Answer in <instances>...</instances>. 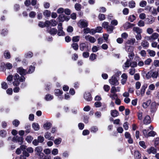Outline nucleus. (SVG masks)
<instances>
[{
    "mask_svg": "<svg viewBox=\"0 0 159 159\" xmlns=\"http://www.w3.org/2000/svg\"><path fill=\"white\" fill-rule=\"evenodd\" d=\"M51 25L53 26H55L57 25V22L55 20H50Z\"/></svg>",
    "mask_w": 159,
    "mask_h": 159,
    "instance_id": "052dcab7",
    "label": "nucleus"
},
{
    "mask_svg": "<svg viewBox=\"0 0 159 159\" xmlns=\"http://www.w3.org/2000/svg\"><path fill=\"white\" fill-rule=\"evenodd\" d=\"M53 98V96L50 94L47 95L45 99L47 101H50Z\"/></svg>",
    "mask_w": 159,
    "mask_h": 159,
    "instance_id": "a18cd8bd",
    "label": "nucleus"
},
{
    "mask_svg": "<svg viewBox=\"0 0 159 159\" xmlns=\"http://www.w3.org/2000/svg\"><path fill=\"white\" fill-rule=\"evenodd\" d=\"M98 18L100 20H102L105 19V17L104 14H100L98 16Z\"/></svg>",
    "mask_w": 159,
    "mask_h": 159,
    "instance_id": "3c124183",
    "label": "nucleus"
},
{
    "mask_svg": "<svg viewBox=\"0 0 159 159\" xmlns=\"http://www.w3.org/2000/svg\"><path fill=\"white\" fill-rule=\"evenodd\" d=\"M35 69V67L31 66L29 68V70L28 71V73L30 74L33 72Z\"/></svg>",
    "mask_w": 159,
    "mask_h": 159,
    "instance_id": "09e8293b",
    "label": "nucleus"
},
{
    "mask_svg": "<svg viewBox=\"0 0 159 159\" xmlns=\"http://www.w3.org/2000/svg\"><path fill=\"white\" fill-rule=\"evenodd\" d=\"M58 150L57 148H54L53 149L52 152V154L54 155H56L58 154Z\"/></svg>",
    "mask_w": 159,
    "mask_h": 159,
    "instance_id": "6e6d98bb",
    "label": "nucleus"
},
{
    "mask_svg": "<svg viewBox=\"0 0 159 159\" xmlns=\"http://www.w3.org/2000/svg\"><path fill=\"white\" fill-rule=\"evenodd\" d=\"M59 18L60 20L61 21L65 20L68 21L70 19L69 16H67L62 14L59 15Z\"/></svg>",
    "mask_w": 159,
    "mask_h": 159,
    "instance_id": "ddd939ff",
    "label": "nucleus"
},
{
    "mask_svg": "<svg viewBox=\"0 0 159 159\" xmlns=\"http://www.w3.org/2000/svg\"><path fill=\"white\" fill-rule=\"evenodd\" d=\"M108 26V23L107 22L104 21L102 23V27H103L104 28H105L106 29L107 28Z\"/></svg>",
    "mask_w": 159,
    "mask_h": 159,
    "instance_id": "4d7b16f0",
    "label": "nucleus"
},
{
    "mask_svg": "<svg viewBox=\"0 0 159 159\" xmlns=\"http://www.w3.org/2000/svg\"><path fill=\"white\" fill-rule=\"evenodd\" d=\"M156 134L155 132L153 131H151L148 133V136H154Z\"/></svg>",
    "mask_w": 159,
    "mask_h": 159,
    "instance_id": "13d9d810",
    "label": "nucleus"
},
{
    "mask_svg": "<svg viewBox=\"0 0 159 159\" xmlns=\"http://www.w3.org/2000/svg\"><path fill=\"white\" fill-rule=\"evenodd\" d=\"M30 156L29 153L25 151H23L22 154L20 156V159H26V157H28Z\"/></svg>",
    "mask_w": 159,
    "mask_h": 159,
    "instance_id": "4468645a",
    "label": "nucleus"
},
{
    "mask_svg": "<svg viewBox=\"0 0 159 159\" xmlns=\"http://www.w3.org/2000/svg\"><path fill=\"white\" fill-rule=\"evenodd\" d=\"M147 152L149 154H155L157 152V148L153 147H151L147 149Z\"/></svg>",
    "mask_w": 159,
    "mask_h": 159,
    "instance_id": "423d86ee",
    "label": "nucleus"
},
{
    "mask_svg": "<svg viewBox=\"0 0 159 159\" xmlns=\"http://www.w3.org/2000/svg\"><path fill=\"white\" fill-rule=\"evenodd\" d=\"M71 47L75 50H77L79 47L78 44L75 43L72 44H71Z\"/></svg>",
    "mask_w": 159,
    "mask_h": 159,
    "instance_id": "37998d69",
    "label": "nucleus"
},
{
    "mask_svg": "<svg viewBox=\"0 0 159 159\" xmlns=\"http://www.w3.org/2000/svg\"><path fill=\"white\" fill-rule=\"evenodd\" d=\"M147 84H144L142 87L141 90V94L142 96H143L145 93L146 89L147 88Z\"/></svg>",
    "mask_w": 159,
    "mask_h": 159,
    "instance_id": "aec40b11",
    "label": "nucleus"
},
{
    "mask_svg": "<svg viewBox=\"0 0 159 159\" xmlns=\"http://www.w3.org/2000/svg\"><path fill=\"white\" fill-rule=\"evenodd\" d=\"M80 37L79 36H74L72 39V41L74 42H78L80 39Z\"/></svg>",
    "mask_w": 159,
    "mask_h": 159,
    "instance_id": "72a5a7b5",
    "label": "nucleus"
},
{
    "mask_svg": "<svg viewBox=\"0 0 159 159\" xmlns=\"http://www.w3.org/2000/svg\"><path fill=\"white\" fill-rule=\"evenodd\" d=\"M75 8L76 10L79 11L81 8V5L78 3H76L75 5Z\"/></svg>",
    "mask_w": 159,
    "mask_h": 159,
    "instance_id": "69168bd1",
    "label": "nucleus"
},
{
    "mask_svg": "<svg viewBox=\"0 0 159 159\" xmlns=\"http://www.w3.org/2000/svg\"><path fill=\"white\" fill-rule=\"evenodd\" d=\"M23 139L22 137H19L17 136H15L12 139V141L13 142L20 143V144H21L23 143Z\"/></svg>",
    "mask_w": 159,
    "mask_h": 159,
    "instance_id": "0eeeda50",
    "label": "nucleus"
},
{
    "mask_svg": "<svg viewBox=\"0 0 159 159\" xmlns=\"http://www.w3.org/2000/svg\"><path fill=\"white\" fill-rule=\"evenodd\" d=\"M48 32L51 34H55L57 33V29L54 28H51L50 30L48 29Z\"/></svg>",
    "mask_w": 159,
    "mask_h": 159,
    "instance_id": "c756f323",
    "label": "nucleus"
},
{
    "mask_svg": "<svg viewBox=\"0 0 159 159\" xmlns=\"http://www.w3.org/2000/svg\"><path fill=\"white\" fill-rule=\"evenodd\" d=\"M84 99L88 101H90L92 99L90 93L88 92H86L84 94Z\"/></svg>",
    "mask_w": 159,
    "mask_h": 159,
    "instance_id": "6e6552de",
    "label": "nucleus"
},
{
    "mask_svg": "<svg viewBox=\"0 0 159 159\" xmlns=\"http://www.w3.org/2000/svg\"><path fill=\"white\" fill-rule=\"evenodd\" d=\"M152 41L158 38L159 34L157 33H154L151 35Z\"/></svg>",
    "mask_w": 159,
    "mask_h": 159,
    "instance_id": "412c9836",
    "label": "nucleus"
},
{
    "mask_svg": "<svg viewBox=\"0 0 159 159\" xmlns=\"http://www.w3.org/2000/svg\"><path fill=\"white\" fill-rule=\"evenodd\" d=\"M17 72L21 75H25L27 73L26 70L22 67H20L17 69Z\"/></svg>",
    "mask_w": 159,
    "mask_h": 159,
    "instance_id": "1a4fd4ad",
    "label": "nucleus"
},
{
    "mask_svg": "<svg viewBox=\"0 0 159 159\" xmlns=\"http://www.w3.org/2000/svg\"><path fill=\"white\" fill-rule=\"evenodd\" d=\"M111 116L113 117H116L118 115L117 111L115 110L111 111Z\"/></svg>",
    "mask_w": 159,
    "mask_h": 159,
    "instance_id": "f704fd0d",
    "label": "nucleus"
},
{
    "mask_svg": "<svg viewBox=\"0 0 159 159\" xmlns=\"http://www.w3.org/2000/svg\"><path fill=\"white\" fill-rule=\"evenodd\" d=\"M141 46L144 48H147L149 46V43L145 40H143L141 43Z\"/></svg>",
    "mask_w": 159,
    "mask_h": 159,
    "instance_id": "4be33fe9",
    "label": "nucleus"
},
{
    "mask_svg": "<svg viewBox=\"0 0 159 159\" xmlns=\"http://www.w3.org/2000/svg\"><path fill=\"white\" fill-rule=\"evenodd\" d=\"M86 40L89 41L91 43H94L96 41L95 38L90 35L86 36L85 37Z\"/></svg>",
    "mask_w": 159,
    "mask_h": 159,
    "instance_id": "9b49d317",
    "label": "nucleus"
},
{
    "mask_svg": "<svg viewBox=\"0 0 159 159\" xmlns=\"http://www.w3.org/2000/svg\"><path fill=\"white\" fill-rule=\"evenodd\" d=\"M158 75V72L157 71H150L146 75V77L149 79L151 77L153 78H156Z\"/></svg>",
    "mask_w": 159,
    "mask_h": 159,
    "instance_id": "7ed1b4c3",
    "label": "nucleus"
},
{
    "mask_svg": "<svg viewBox=\"0 0 159 159\" xmlns=\"http://www.w3.org/2000/svg\"><path fill=\"white\" fill-rule=\"evenodd\" d=\"M33 139V138L30 135L26 137L25 140L29 143H30Z\"/></svg>",
    "mask_w": 159,
    "mask_h": 159,
    "instance_id": "58836bf2",
    "label": "nucleus"
},
{
    "mask_svg": "<svg viewBox=\"0 0 159 159\" xmlns=\"http://www.w3.org/2000/svg\"><path fill=\"white\" fill-rule=\"evenodd\" d=\"M135 159H141V155L138 151H136L134 152Z\"/></svg>",
    "mask_w": 159,
    "mask_h": 159,
    "instance_id": "b1692460",
    "label": "nucleus"
},
{
    "mask_svg": "<svg viewBox=\"0 0 159 159\" xmlns=\"http://www.w3.org/2000/svg\"><path fill=\"white\" fill-rule=\"evenodd\" d=\"M61 141V138H58L56 139L54 141V143L56 144H60Z\"/></svg>",
    "mask_w": 159,
    "mask_h": 159,
    "instance_id": "0e129e2a",
    "label": "nucleus"
},
{
    "mask_svg": "<svg viewBox=\"0 0 159 159\" xmlns=\"http://www.w3.org/2000/svg\"><path fill=\"white\" fill-rule=\"evenodd\" d=\"M55 94L56 96H59L63 93V92L59 89H56L55 90Z\"/></svg>",
    "mask_w": 159,
    "mask_h": 159,
    "instance_id": "c85d7f7f",
    "label": "nucleus"
},
{
    "mask_svg": "<svg viewBox=\"0 0 159 159\" xmlns=\"http://www.w3.org/2000/svg\"><path fill=\"white\" fill-rule=\"evenodd\" d=\"M138 25L140 27H143L144 25V23L142 20H140L138 23Z\"/></svg>",
    "mask_w": 159,
    "mask_h": 159,
    "instance_id": "bf43d9fd",
    "label": "nucleus"
},
{
    "mask_svg": "<svg viewBox=\"0 0 159 159\" xmlns=\"http://www.w3.org/2000/svg\"><path fill=\"white\" fill-rule=\"evenodd\" d=\"M2 88L4 89H6L8 88V85L5 82H3L1 83Z\"/></svg>",
    "mask_w": 159,
    "mask_h": 159,
    "instance_id": "de8ad7c7",
    "label": "nucleus"
},
{
    "mask_svg": "<svg viewBox=\"0 0 159 159\" xmlns=\"http://www.w3.org/2000/svg\"><path fill=\"white\" fill-rule=\"evenodd\" d=\"M155 19L154 17L151 16L150 19H148V24H152L155 21Z\"/></svg>",
    "mask_w": 159,
    "mask_h": 159,
    "instance_id": "79ce46f5",
    "label": "nucleus"
},
{
    "mask_svg": "<svg viewBox=\"0 0 159 159\" xmlns=\"http://www.w3.org/2000/svg\"><path fill=\"white\" fill-rule=\"evenodd\" d=\"M88 25V21L84 20H81L78 23V26L81 28H85Z\"/></svg>",
    "mask_w": 159,
    "mask_h": 159,
    "instance_id": "20e7f679",
    "label": "nucleus"
},
{
    "mask_svg": "<svg viewBox=\"0 0 159 159\" xmlns=\"http://www.w3.org/2000/svg\"><path fill=\"white\" fill-rule=\"evenodd\" d=\"M109 82L111 84L116 86L118 85L119 84L117 79L114 76H112L109 80Z\"/></svg>",
    "mask_w": 159,
    "mask_h": 159,
    "instance_id": "39448f33",
    "label": "nucleus"
},
{
    "mask_svg": "<svg viewBox=\"0 0 159 159\" xmlns=\"http://www.w3.org/2000/svg\"><path fill=\"white\" fill-rule=\"evenodd\" d=\"M128 7L131 8H134L135 7V3L133 1H130L128 3Z\"/></svg>",
    "mask_w": 159,
    "mask_h": 159,
    "instance_id": "393cba45",
    "label": "nucleus"
},
{
    "mask_svg": "<svg viewBox=\"0 0 159 159\" xmlns=\"http://www.w3.org/2000/svg\"><path fill=\"white\" fill-rule=\"evenodd\" d=\"M143 122L144 124L147 125L150 123L151 122V120L150 117L148 115H146L143 120Z\"/></svg>",
    "mask_w": 159,
    "mask_h": 159,
    "instance_id": "f8f14e48",
    "label": "nucleus"
},
{
    "mask_svg": "<svg viewBox=\"0 0 159 159\" xmlns=\"http://www.w3.org/2000/svg\"><path fill=\"white\" fill-rule=\"evenodd\" d=\"M114 29V27L112 25H109L106 29L107 31L109 33H111Z\"/></svg>",
    "mask_w": 159,
    "mask_h": 159,
    "instance_id": "cd10ccee",
    "label": "nucleus"
},
{
    "mask_svg": "<svg viewBox=\"0 0 159 159\" xmlns=\"http://www.w3.org/2000/svg\"><path fill=\"white\" fill-rule=\"evenodd\" d=\"M135 42V39L134 38L130 39L128 40L126 43L125 45L127 44L133 45Z\"/></svg>",
    "mask_w": 159,
    "mask_h": 159,
    "instance_id": "a211bd4d",
    "label": "nucleus"
},
{
    "mask_svg": "<svg viewBox=\"0 0 159 159\" xmlns=\"http://www.w3.org/2000/svg\"><path fill=\"white\" fill-rule=\"evenodd\" d=\"M148 53L150 56L152 57H154L156 54L155 52L153 50H149Z\"/></svg>",
    "mask_w": 159,
    "mask_h": 159,
    "instance_id": "e2e57ef3",
    "label": "nucleus"
},
{
    "mask_svg": "<svg viewBox=\"0 0 159 159\" xmlns=\"http://www.w3.org/2000/svg\"><path fill=\"white\" fill-rule=\"evenodd\" d=\"M32 127L35 131H38L40 129L39 125L37 123H33L32 124Z\"/></svg>",
    "mask_w": 159,
    "mask_h": 159,
    "instance_id": "f3484780",
    "label": "nucleus"
},
{
    "mask_svg": "<svg viewBox=\"0 0 159 159\" xmlns=\"http://www.w3.org/2000/svg\"><path fill=\"white\" fill-rule=\"evenodd\" d=\"M37 139L39 143H42L44 141V139L43 136L40 135L38 137Z\"/></svg>",
    "mask_w": 159,
    "mask_h": 159,
    "instance_id": "49530a36",
    "label": "nucleus"
},
{
    "mask_svg": "<svg viewBox=\"0 0 159 159\" xmlns=\"http://www.w3.org/2000/svg\"><path fill=\"white\" fill-rule=\"evenodd\" d=\"M43 150L42 147L39 146L36 147L34 150L35 155L38 156L40 159L42 158L44 155V154L42 152Z\"/></svg>",
    "mask_w": 159,
    "mask_h": 159,
    "instance_id": "f03ea898",
    "label": "nucleus"
},
{
    "mask_svg": "<svg viewBox=\"0 0 159 159\" xmlns=\"http://www.w3.org/2000/svg\"><path fill=\"white\" fill-rule=\"evenodd\" d=\"M51 127V124L49 122L46 123L43 125V127L46 130L49 129Z\"/></svg>",
    "mask_w": 159,
    "mask_h": 159,
    "instance_id": "bb28decb",
    "label": "nucleus"
},
{
    "mask_svg": "<svg viewBox=\"0 0 159 159\" xmlns=\"http://www.w3.org/2000/svg\"><path fill=\"white\" fill-rule=\"evenodd\" d=\"M110 95V97L111 98L112 100H114L117 98V94L115 93H112Z\"/></svg>",
    "mask_w": 159,
    "mask_h": 159,
    "instance_id": "8fccbe9b",
    "label": "nucleus"
},
{
    "mask_svg": "<svg viewBox=\"0 0 159 159\" xmlns=\"http://www.w3.org/2000/svg\"><path fill=\"white\" fill-rule=\"evenodd\" d=\"M94 105L96 107H101L102 105V103L100 102H97L95 103Z\"/></svg>",
    "mask_w": 159,
    "mask_h": 159,
    "instance_id": "338daca9",
    "label": "nucleus"
},
{
    "mask_svg": "<svg viewBox=\"0 0 159 159\" xmlns=\"http://www.w3.org/2000/svg\"><path fill=\"white\" fill-rule=\"evenodd\" d=\"M121 77L122 79L121 80V83L122 84L124 85L126 83L127 80V75L126 74L124 73L121 75Z\"/></svg>",
    "mask_w": 159,
    "mask_h": 159,
    "instance_id": "9d476101",
    "label": "nucleus"
},
{
    "mask_svg": "<svg viewBox=\"0 0 159 159\" xmlns=\"http://www.w3.org/2000/svg\"><path fill=\"white\" fill-rule=\"evenodd\" d=\"M153 64L156 67L159 66V60H155L153 62Z\"/></svg>",
    "mask_w": 159,
    "mask_h": 159,
    "instance_id": "774afa93",
    "label": "nucleus"
},
{
    "mask_svg": "<svg viewBox=\"0 0 159 159\" xmlns=\"http://www.w3.org/2000/svg\"><path fill=\"white\" fill-rule=\"evenodd\" d=\"M111 23L112 26H116L117 25L118 22L116 20H113L111 21Z\"/></svg>",
    "mask_w": 159,
    "mask_h": 159,
    "instance_id": "680f3d73",
    "label": "nucleus"
},
{
    "mask_svg": "<svg viewBox=\"0 0 159 159\" xmlns=\"http://www.w3.org/2000/svg\"><path fill=\"white\" fill-rule=\"evenodd\" d=\"M147 4V2L145 1H141L139 3V5L141 7H145Z\"/></svg>",
    "mask_w": 159,
    "mask_h": 159,
    "instance_id": "864d4df0",
    "label": "nucleus"
},
{
    "mask_svg": "<svg viewBox=\"0 0 159 159\" xmlns=\"http://www.w3.org/2000/svg\"><path fill=\"white\" fill-rule=\"evenodd\" d=\"M126 48L127 51L129 53L133 52L134 48L132 46H128L126 45Z\"/></svg>",
    "mask_w": 159,
    "mask_h": 159,
    "instance_id": "5701e85b",
    "label": "nucleus"
},
{
    "mask_svg": "<svg viewBox=\"0 0 159 159\" xmlns=\"http://www.w3.org/2000/svg\"><path fill=\"white\" fill-rule=\"evenodd\" d=\"M4 56L6 59H9L11 57V55L8 51H6L4 52Z\"/></svg>",
    "mask_w": 159,
    "mask_h": 159,
    "instance_id": "2f4dec72",
    "label": "nucleus"
},
{
    "mask_svg": "<svg viewBox=\"0 0 159 159\" xmlns=\"http://www.w3.org/2000/svg\"><path fill=\"white\" fill-rule=\"evenodd\" d=\"M43 14L45 16L49 17L51 15V12L48 10H46L43 12Z\"/></svg>",
    "mask_w": 159,
    "mask_h": 159,
    "instance_id": "e433bc0d",
    "label": "nucleus"
},
{
    "mask_svg": "<svg viewBox=\"0 0 159 159\" xmlns=\"http://www.w3.org/2000/svg\"><path fill=\"white\" fill-rule=\"evenodd\" d=\"M44 136L46 139H48V140H53L54 139V137L51 136V134L48 132L46 133Z\"/></svg>",
    "mask_w": 159,
    "mask_h": 159,
    "instance_id": "dca6fc26",
    "label": "nucleus"
},
{
    "mask_svg": "<svg viewBox=\"0 0 159 159\" xmlns=\"http://www.w3.org/2000/svg\"><path fill=\"white\" fill-rule=\"evenodd\" d=\"M130 62L129 61L127 60L126 61L125 63L124 66L125 68H128L130 66Z\"/></svg>",
    "mask_w": 159,
    "mask_h": 159,
    "instance_id": "c03bdc74",
    "label": "nucleus"
},
{
    "mask_svg": "<svg viewBox=\"0 0 159 159\" xmlns=\"http://www.w3.org/2000/svg\"><path fill=\"white\" fill-rule=\"evenodd\" d=\"M97 55L94 53L91 54L89 57V59L91 61H93L96 58Z\"/></svg>",
    "mask_w": 159,
    "mask_h": 159,
    "instance_id": "a19ab883",
    "label": "nucleus"
},
{
    "mask_svg": "<svg viewBox=\"0 0 159 159\" xmlns=\"http://www.w3.org/2000/svg\"><path fill=\"white\" fill-rule=\"evenodd\" d=\"M136 17L134 15H130L128 18V20L131 22H133L136 19Z\"/></svg>",
    "mask_w": 159,
    "mask_h": 159,
    "instance_id": "ea45409f",
    "label": "nucleus"
},
{
    "mask_svg": "<svg viewBox=\"0 0 159 159\" xmlns=\"http://www.w3.org/2000/svg\"><path fill=\"white\" fill-rule=\"evenodd\" d=\"M57 34L58 35L60 36H64L65 35V33L62 29L58 30Z\"/></svg>",
    "mask_w": 159,
    "mask_h": 159,
    "instance_id": "5fc2aeb1",
    "label": "nucleus"
},
{
    "mask_svg": "<svg viewBox=\"0 0 159 159\" xmlns=\"http://www.w3.org/2000/svg\"><path fill=\"white\" fill-rule=\"evenodd\" d=\"M98 130V128L96 126H93L91 128L90 131L92 133H95Z\"/></svg>",
    "mask_w": 159,
    "mask_h": 159,
    "instance_id": "c9c22d12",
    "label": "nucleus"
},
{
    "mask_svg": "<svg viewBox=\"0 0 159 159\" xmlns=\"http://www.w3.org/2000/svg\"><path fill=\"white\" fill-rule=\"evenodd\" d=\"M154 145L156 148H159V138H156V139Z\"/></svg>",
    "mask_w": 159,
    "mask_h": 159,
    "instance_id": "4c0bfd02",
    "label": "nucleus"
},
{
    "mask_svg": "<svg viewBox=\"0 0 159 159\" xmlns=\"http://www.w3.org/2000/svg\"><path fill=\"white\" fill-rule=\"evenodd\" d=\"M133 30L137 34H141L142 33V30L138 27H134Z\"/></svg>",
    "mask_w": 159,
    "mask_h": 159,
    "instance_id": "6ab92c4d",
    "label": "nucleus"
},
{
    "mask_svg": "<svg viewBox=\"0 0 159 159\" xmlns=\"http://www.w3.org/2000/svg\"><path fill=\"white\" fill-rule=\"evenodd\" d=\"M151 108L152 111H155L156 109V104L155 102H153L152 103L151 106Z\"/></svg>",
    "mask_w": 159,
    "mask_h": 159,
    "instance_id": "473e14b6",
    "label": "nucleus"
},
{
    "mask_svg": "<svg viewBox=\"0 0 159 159\" xmlns=\"http://www.w3.org/2000/svg\"><path fill=\"white\" fill-rule=\"evenodd\" d=\"M151 102V100H148L147 102H143L142 105L143 107L144 108H147L150 104Z\"/></svg>",
    "mask_w": 159,
    "mask_h": 159,
    "instance_id": "a878e982",
    "label": "nucleus"
},
{
    "mask_svg": "<svg viewBox=\"0 0 159 159\" xmlns=\"http://www.w3.org/2000/svg\"><path fill=\"white\" fill-rule=\"evenodd\" d=\"M134 25L127 22L123 25L124 28L125 30H127L134 26Z\"/></svg>",
    "mask_w": 159,
    "mask_h": 159,
    "instance_id": "2eb2a0df",
    "label": "nucleus"
},
{
    "mask_svg": "<svg viewBox=\"0 0 159 159\" xmlns=\"http://www.w3.org/2000/svg\"><path fill=\"white\" fill-rule=\"evenodd\" d=\"M14 80L13 82V85L15 86H18L20 84L19 81L22 82L25 80V78L24 76L20 77L19 75L17 74H16L13 76Z\"/></svg>",
    "mask_w": 159,
    "mask_h": 159,
    "instance_id": "f257e3e1",
    "label": "nucleus"
},
{
    "mask_svg": "<svg viewBox=\"0 0 159 159\" xmlns=\"http://www.w3.org/2000/svg\"><path fill=\"white\" fill-rule=\"evenodd\" d=\"M139 145L143 148L145 149L147 148L145 142L143 141H141L139 143Z\"/></svg>",
    "mask_w": 159,
    "mask_h": 159,
    "instance_id": "603ef678",
    "label": "nucleus"
},
{
    "mask_svg": "<svg viewBox=\"0 0 159 159\" xmlns=\"http://www.w3.org/2000/svg\"><path fill=\"white\" fill-rule=\"evenodd\" d=\"M87 47L86 43H82L80 45V49L82 51H84V48H86Z\"/></svg>",
    "mask_w": 159,
    "mask_h": 159,
    "instance_id": "7c9ffc66",
    "label": "nucleus"
}]
</instances>
